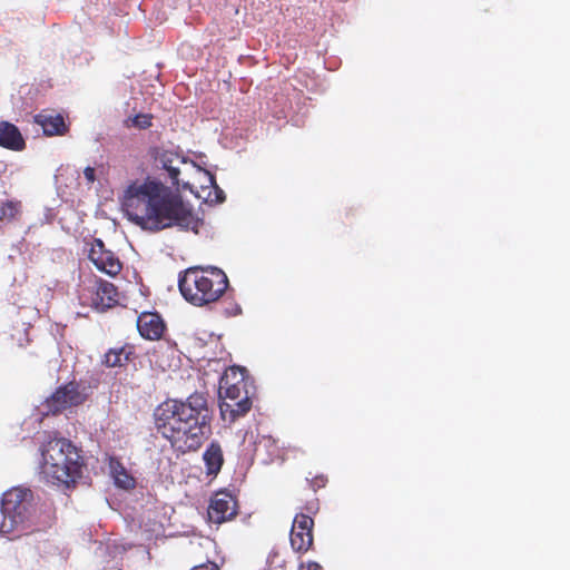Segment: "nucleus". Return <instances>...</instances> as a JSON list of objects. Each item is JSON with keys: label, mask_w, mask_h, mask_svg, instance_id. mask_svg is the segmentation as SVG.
<instances>
[{"label": "nucleus", "mask_w": 570, "mask_h": 570, "mask_svg": "<svg viewBox=\"0 0 570 570\" xmlns=\"http://www.w3.org/2000/svg\"><path fill=\"white\" fill-rule=\"evenodd\" d=\"M121 206L128 220L148 232L178 226L198 234L204 224L179 196L174 195L163 183L149 178L141 184L129 185Z\"/></svg>", "instance_id": "obj_1"}, {"label": "nucleus", "mask_w": 570, "mask_h": 570, "mask_svg": "<svg viewBox=\"0 0 570 570\" xmlns=\"http://www.w3.org/2000/svg\"><path fill=\"white\" fill-rule=\"evenodd\" d=\"M155 426L171 443L184 441L186 448L196 451L212 434L213 411L203 393L195 392L185 400L168 399L154 411Z\"/></svg>", "instance_id": "obj_2"}, {"label": "nucleus", "mask_w": 570, "mask_h": 570, "mask_svg": "<svg viewBox=\"0 0 570 570\" xmlns=\"http://www.w3.org/2000/svg\"><path fill=\"white\" fill-rule=\"evenodd\" d=\"M0 533L12 538L40 532L52 524V503L39 491L13 487L0 500Z\"/></svg>", "instance_id": "obj_3"}, {"label": "nucleus", "mask_w": 570, "mask_h": 570, "mask_svg": "<svg viewBox=\"0 0 570 570\" xmlns=\"http://www.w3.org/2000/svg\"><path fill=\"white\" fill-rule=\"evenodd\" d=\"M42 474L47 482L70 490L82 478L85 461L81 450L65 438L50 440L41 450Z\"/></svg>", "instance_id": "obj_4"}, {"label": "nucleus", "mask_w": 570, "mask_h": 570, "mask_svg": "<svg viewBox=\"0 0 570 570\" xmlns=\"http://www.w3.org/2000/svg\"><path fill=\"white\" fill-rule=\"evenodd\" d=\"M183 297L195 306L217 301L228 287L226 274L218 267H190L178 278Z\"/></svg>", "instance_id": "obj_5"}, {"label": "nucleus", "mask_w": 570, "mask_h": 570, "mask_svg": "<svg viewBox=\"0 0 570 570\" xmlns=\"http://www.w3.org/2000/svg\"><path fill=\"white\" fill-rule=\"evenodd\" d=\"M246 374L245 367L233 366L220 379L219 412L225 422H235L252 407V394L247 389Z\"/></svg>", "instance_id": "obj_6"}, {"label": "nucleus", "mask_w": 570, "mask_h": 570, "mask_svg": "<svg viewBox=\"0 0 570 570\" xmlns=\"http://www.w3.org/2000/svg\"><path fill=\"white\" fill-rule=\"evenodd\" d=\"M88 394L86 387L80 389L76 382H70L57 389V391L47 400V406L52 413L60 412L68 406L82 404Z\"/></svg>", "instance_id": "obj_7"}, {"label": "nucleus", "mask_w": 570, "mask_h": 570, "mask_svg": "<svg viewBox=\"0 0 570 570\" xmlns=\"http://www.w3.org/2000/svg\"><path fill=\"white\" fill-rule=\"evenodd\" d=\"M157 161L161 165V168L167 171L168 177L173 186L177 188H181L184 190H193V186L188 181L180 183V165L190 166L191 168L196 167L194 161H188L187 158L174 150H165L163 151Z\"/></svg>", "instance_id": "obj_8"}, {"label": "nucleus", "mask_w": 570, "mask_h": 570, "mask_svg": "<svg viewBox=\"0 0 570 570\" xmlns=\"http://www.w3.org/2000/svg\"><path fill=\"white\" fill-rule=\"evenodd\" d=\"M313 519L304 513L295 515L291 529L289 541L293 550L304 552L309 549L313 543Z\"/></svg>", "instance_id": "obj_9"}, {"label": "nucleus", "mask_w": 570, "mask_h": 570, "mask_svg": "<svg viewBox=\"0 0 570 570\" xmlns=\"http://www.w3.org/2000/svg\"><path fill=\"white\" fill-rule=\"evenodd\" d=\"M208 519L215 523H223L236 514V501L228 492H217L208 507Z\"/></svg>", "instance_id": "obj_10"}, {"label": "nucleus", "mask_w": 570, "mask_h": 570, "mask_svg": "<svg viewBox=\"0 0 570 570\" xmlns=\"http://www.w3.org/2000/svg\"><path fill=\"white\" fill-rule=\"evenodd\" d=\"M139 334L148 340H158L165 330L161 317L156 313H142L137 318Z\"/></svg>", "instance_id": "obj_11"}, {"label": "nucleus", "mask_w": 570, "mask_h": 570, "mask_svg": "<svg viewBox=\"0 0 570 570\" xmlns=\"http://www.w3.org/2000/svg\"><path fill=\"white\" fill-rule=\"evenodd\" d=\"M0 146L14 151L24 149L26 141L16 125L0 121Z\"/></svg>", "instance_id": "obj_12"}, {"label": "nucleus", "mask_w": 570, "mask_h": 570, "mask_svg": "<svg viewBox=\"0 0 570 570\" xmlns=\"http://www.w3.org/2000/svg\"><path fill=\"white\" fill-rule=\"evenodd\" d=\"M35 122L41 126L46 136L62 135L67 127L61 115H43L39 114L35 117Z\"/></svg>", "instance_id": "obj_13"}, {"label": "nucleus", "mask_w": 570, "mask_h": 570, "mask_svg": "<svg viewBox=\"0 0 570 570\" xmlns=\"http://www.w3.org/2000/svg\"><path fill=\"white\" fill-rule=\"evenodd\" d=\"M204 175L206 177L207 185L202 186V193L206 194L203 196L206 204L217 205L225 202L226 196L224 190L217 185L216 177L213 173L208 170H204ZM202 197V195H197Z\"/></svg>", "instance_id": "obj_14"}, {"label": "nucleus", "mask_w": 570, "mask_h": 570, "mask_svg": "<svg viewBox=\"0 0 570 570\" xmlns=\"http://www.w3.org/2000/svg\"><path fill=\"white\" fill-rule=\"evenodd\" d=\"M203 460L207 469V474L216 475L220 471L222 465L224 463V458L222 446L219 445L218 442L213 441L207 446L203 454Z\"/></svg>", "instance_id": "obj_15"}, {"label": "nucleus", "mask_w": 570, "mask_h": 570, "mask_svg": "<svg viewBox=\"0 0 570 570\" xmlns=\"http://www.w3.org/2000/svg\"><path fill=\"white\" fill-rule=\"evenodd\" d=\"M134 355V347L130 345L121 346L118 348H110L104 357L102 363L107 367H121L131 360Z\"/></svg>", "instance_id": "obj_16"}, {"label": "nucleus", "mask_w": 570, "mask_h": 570, "mask_svg": "<svg viewBox=\"0 0 570 570\" xmlns=\"http://www.w3.org/2000/svg\"><path fill=\"white\" fill-rule=\"evenodd\" d=\"M96 267L109 276H116L121 271V263L114 252L109 250L97 257Z\"/></svg>", "instance_id": "obj_17"}, {"label": "nucleus", "mask_w": 570, "mask_h": 570, "mask_svg": "<svg viewBox=\"0 0 570 570\" xmlns=\"http://www.w3.org/2000/svg\"><path fill=\"white\" fill-rule=\"evenodd\" d=\"M110 469L115 484L118 488L129 490L135 487L134 478L126 471V469L119 462H111Z\"/></svg>", "instance_id": "obj_18"}, {"label": "nucleus", "mask_w": 570, "mask_h": 570, "mask_svg": "<svg viewBox=\"0 0 570 570\" xmlns=\"http://www.w3.org/2000/svg\"><path fill=\"white\" fill-rule=\"evenodd\" d=\"M127 126L138 129H147L151 126V116L148 114H138L127 119Z\"/></svg>", "instance_id": "obj_19"}, {"label": "nucleus", "mask_w": 570, "mask_h": 570, "mask_svg": "<svg viewBox=\"0 0 570 570\" xmlns=\"http://www.w3.org/2000/svg\"><path fill=\"white\" fill-rule=\"evenodd\" d=\"M102 295L101 299L106 296L108 301L115 302V296L117 295V289L114 284L109 282H102L98 288V295Z\"/></svg>", "instance_id": "obj_20"}, {"label": "nucleus", "mask_w": 570, "mask_h": 570, "mask_svg": "<svg viewBox=\"0 0 570 570\" xmlns=\"http://www.w3.org/2000/svg\"><path fill=\"white\" fill-rule=\"evenodd\" d=\"M17 212H18L17 204H14L12 202H7V203L2 204L0 207V220L13 218L16 216Z\"/></svg>", "instance_id": "obj_21"}, {"label": "nucleus", "mask_w": 570, "mask_h": 570, "mask_svg": "<svg viewBox=\"0 0 570 570\" xmlns=\"http://www.w3.org/2000/svg\"><path fill=\"white\" fill-rule=\"evenodd\" d=\"M91 248H92L94 254H95L96 252H99V253H100V255H102V254H105V253L109 252V249H106V247H105V243H104L100 238H95V239H94V243H92V245H91Z\"/></svg>", "instance_id": "obj_22"}, {"label": "nucleus", "mask_w": 570, "mask_h": 570, "mask_svg": "<svg viewBox=\"0 0 570 570\" xmlns=\"http://www.w3.org/2000/svg\"><path fill=\"white\" fill-rule=\"evenodd\" d=\"M83 175L88 183H94L96 180V170L90 166L85 168Z\"/></svg>", "instance_id": "obj_23"}, {"label": "nucleus", "mask_w": 570, "mask_h": 570, "mask_svg": "<svg viewBox=\"0 0 570 570\" xmlns=\"http://www.w3.org/2000/svg\"><path fill=\"white\" fill-rule=\"evenodd\" d=\"M240 312H242V308L237 304H234L233 307L225 308V314L227 316H235V315L240 314Z\"/></svg>", "instance_id": "obj_24"}, {"label": "nucleus", "mask_w": 570, "mask_h": 570, "mask_svg": "<svg viewBox=\"0 0 570 570\" xmlns=\"http://www.w3.org/2000/svg\"><path fill=\"white\" fill-rule=\"evenodd\" d=\"M191 570H219V569L215 563L208 562L205 564L196 566Z\"/></svg>", "instance_id": "obj_25"}, {"label": "nucleus", "mask_w": 570, "mask_h": 570, "mask_svg": "<svg viewBox=\"0 0 570 570\" xmlns=\"http://www.w3.org/2000/svg\"><path fill=\"white\" fill-rule=\"evenodd\" d=\"M101 256H102V255H100V253H99V252H96V253L94 254L92 248H90V252H89L88 257H89V259L94 263V265H95V266H96V261H95V259H96L97 257H101Z\"/></svg>", "instance_id": "obj_26"}, {"label": "nucleus", "mask_w": 570, "mask_h": 570, "mask_svg": "<svg viewBox=\"0 0 570 570\" xmlns=\"http://www.w3.org/2000/svg\"><path fill=\"white\" fill-rule=\"evenodd\" d=\"M321 569H322V567L316 562H311L307 566V570H321Z\"/></svg>", "instance_id": "obj_27"}]
</instances>
